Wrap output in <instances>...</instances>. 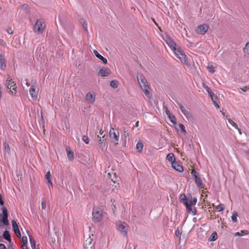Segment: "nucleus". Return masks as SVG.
Returning <instances> with one entry per match:
<instances>
[{"label": "nucleus", "mask_w": 249, "mask_h": 249, "mask_svg": "<svg viewBox=\"0 0 249 249\" xmlns=\"http://www.w3.org/2000/svg\"><path fill=\"white\" fill-rule=\"evenodd\" d=\"M138 81L144 94L148 98L150 97L149 91V86L145 77L141 74H138L137 76Z\"/></svg>", "instance_id": "f257e3e1"}, {"label": "nucleus", "mask_w": 249, "mask_h": 249, "mask_svg": "<svg viewBox=\"0 0 249 249\" xmlns=\"http://www.w3.org/2000/svg\"><path fill=\"white\" fill-rule=\"evenodd\" d=\"M93 220L95 222H100L106 215V213L99 208H94L92 210Z\"/></svg>", "instance_id": "f03ea898"}, {"label": "nucleus", "mask_w": 249, "mask_h": 249, "mask_svg": "<svg viewBox=\"0 0 249 249\" xmlns=\"http://www.w3.org/2000/svg\"><path fill=\"white\" fill-rule=\"evenodd\" d=\"M46 25L44 21L41 19H38L34 27L35 32L38 34H41L45 28Z\"/></svg>", "instance_id": "7ed1b4c3"}, {"label": "nucleus", "mask_w": 249, "mask_h": 249, "mask_svg": "<svg viewBox=\"0 0 249 249\" xmlns=\"http://www.w3.org/2000/svg\"><path fill=\"white\" fill-rule=\"evenodd\" d=\"M109 135L111 142L114 143V144H118L119 138V131L116 130L113 128H111L110 129Z\"/></svg>", "instance_id": "20e7f679"}, {"label": "nucleus", "mask_w": 249, "mask_h": 249, "mask_svg": "<svg viewBox=\"0 0 249 249\" xmlns=\"http://www.w3.org/2000/svg\"><path fill=\"white\" fill-rule=\"evenodd\" d=\"M117 229L124 234V236L127 234L128 225L124 222L118 221L116 223Z\"/></svg>", "instance_id": "39448f33"}, {"label": "nucleus", "mask_w": 249, "mask_h": 249, "mask_svg": "<svg viewBox=\"0 0 249 249\" xmlns=\"http://www.w3.org/2000/svg\"><path fill=\"white\" fill-rule=\"evenodd\" d=\"M7 88L10 90L11 93L13 95H16L17 94V86L15 82L10 78H8L6 81Z\"/></svg>", "instance_id": "423d86ee"}, {"label": "nucleus", "mask_w": 249, "mask_h": 249, "mask_svg": "<svg viewBox=\"0 0 249 249\" xmlns=\"http://www.w3.org/2000/svg\"><path fill=\"white\" fill-rule=\"evenodd\" d=\"M174 53L176 56L183 63L187 64L188 61L186 57V55L181 50L180 48H178L174 52Z\"/></svg>", "instance_id": "0eeeda50"}, {"label": "nucleus", "mask_w": 249, "mask_h": 249, "mask_svg": "<svg viewBox=\"0 0 249 249\" xmlns=\"http://www.w3.org/2000/svg\"><path fill=\"white\" fill-rule=\"evenodd\" d=\"M97 143L99 147L103 151L107 149V144L105 135H102V137H100V139L97 140Z\"/></svg>", "instance_id": "6e6552de"}, {"label": "nucleus", "mask_w": 249, "mask_h": 249, "mask_svg": "<svg viewBox=\"0 0 249 249\" xmlns=\"http://www.w3.org/2000/svg\"><path fill=\"white\" fill-rule=\"evenodd\" d=\"M38 89L36 85H33L29 89V93L32 100H36L37 98Z\"/></svg>", "instance_id": "1a4fd4ad"}, {"label": "nucleus", "mask_w": 249, "mask_h": 249, "mask_svg": "<svg viewBox=\"0 0 249 249\" xmlns=\"http://www.w3.org/2000/svg\"><path fill=\"white\" fill-rule=\"evenodd\" d=\"M208 28L209 26L208 25L203 24L197 27L196 32L199 34L204 35L207 32Z\"/></svg>", "instance_id": "9d476101"}, {"label": "nucleus", "mask_w": 249, "mask_h": 249, "mask_svg": "<svg viewBox=\"0 0 249 249\" xmlns=\"http://www.w3.org/2000/svg\"><path fill=\"white\" fill-rule=\"evenodd\" d=\"M178 105L181 112L183 113L187 119H191L192 118V116L188 110H187L180 103H178Z\"/></svg>", "instance_id": "9b49d317"}, {"label": "nucleus", "mask_w": 249, "mask_h": 249, "mask_svg": "<svg viewBox=\"0 0 249 249\" xmlns=\"http://www.w3.org/2000/svg\"><path fill=\"white\" fill-rule=\"evenodd\" d=\"M95 94L93 92H89L87 93L85 98L90 104H93L95 101Z\"/></svg>", "instance_id": "f8f14e48"}, {"label": "nucleus", "mask_w": 249, "mask_h": 249, "mask_svg": "<svg viewBox=\"0 0 249 249\" xmlns=\"http://www.w3.org/2000/svg\"><path fill=\"white\" fill-rule=\"evenodd\" d=\"M167 44L170 47V48L174 51V52L177 50V49L179 48L178 46H177V44L174 42L170 38H168L166 40Z\"/></svg>", "instance_id": "ddd939ff"}, {"label": "nucleus", "mask_w": 249, "mask_h": 249, "mask_svg": "<svg viewBox=\"0 0 249 249\" xmlns=\"http://www.w3.org/2000/svg\"><path fill=\"white\" fill-rule=\"evenodd\" d=\"M12 226L13 227L14 231L15 234L17 235V236L18 237H20L21 234H20V231H19V228H18L17 223H16V222L15 220H13L12 222Z\"/></svg>", "instance_id": "4468645a"}, {"label": "nucleus", "mask_w": 249, "mask_h": 249, "mask_svg": "<svg viewBox=\"0 0 249 249\" xmlns=\"http://www.w3.org/2000/svg\"><path fill=\"white\" fill-rule=\"evenodd\" d=\"M110 73V71L107 68L103 67L101 68L99 71V74L102 76H107Z\"/></svg>", "instance_id": "2eb2a0df"}, {"label": "nucleus", "mask_w": 249, "mask_h": 249, "mask_svg": "<svg viewBox=\"0 0 249 249\" xmlns=\"http://www.w3.org/2000/svg\"><path fill=\"white\" fill-rule=\"evenodd\" d=\"M172 166L175 170L178 172H181L183 170L181 165L176 161L172 163Z\"/></svg>", "instance_id": "dca6fc26"}, {"label": "nucleus", "mask_w": 249, "mask_h": 249, "mask_svg": "<svg viewBox=\"0 0 249 249\" xmlns=\"http://www.w3.org/2000/svg\"><path fill=\"white\" fill-rule=\"evenodd\" d=\"M190 213H192L193 215H195L196 213V209L193 206L191 205L189 203L185 205Z\"/></svg>", "instance_id": "f3484780"}, {"label": "nucleus", "mask_w": 249, "mask_h": 249, "mask_svg": "<svg viewBox=\"0 0 249 249\" xmlns=\"http://www.w3.org/2000/svg\"><path fill=\"white\" fill-rule=\"evenodd\" d=\"M93 53L96 56V57H97L99 59L101 60L104 64H106L107 63V59L100 54L96 50H93Z\"/></svg>", "instance_id": "a211bd4d"}, {"label": "nucleus", "mask_w": 249, "mask_h": 249, "mask_svg": "<svg viewBox=\"0 0 249 249\" xmlns=\"http://www.w3.org/2000/svg\"><path fill=\"white\" fill-rule=\"evenodd\" d=\"M203 87L206 89L208 92L209 96L211 97V99H213V97L214 96V93L212 90L204 83L202 84Z\"/></svg>", "instance_id": "6ab92c4d"}, {"label": "nucleus", "mask_w": 249, "mask_h": 249, "mask_svg": "<svg viewBox=\"0 0 249 249\" xmlns=\"http://www.w3.org/2000/svg\"><path fill=\"white\" fill-rule=\"evenodd\" d=\"M195 182L197 184V186L199 188H202L204 186L202 183V181L200 178L197 176V175H195Z\"/></svg>", "instance_id": "aec40b11"}, {"label": "nucleus", "mask_w": 249, "mask_h": 249, "mask_svg": "<svg viewBox=\"0 0 249 249\" xmlns=\"http://www.w3.org/2000/svg\"><path fill=\"white\" fill-rule=\"evenodd\" d=\"M45 178L48 180V182L49 183V188L50 187H52L53 183H52V180H51V173H50V171H48L46 173V175H45Z\"/></svg>", "instance_id": "412c9836"}, {"label": "nucleus", "mask_w": 249, "mask_h": 249, "mask_svg": "<svg viewBox=\"0 0 249 249\" xmlns=\"http://www.w3.org/2000/svg\"><path fill=\"white\" fill-rule=\"evenodd\" d=\"M166 159L172 164L173 162L175 161V156L173 153H169L166 156Z\"/></svg>", "instance_id": "4be33fe9"}, {"label": "nucleus", "mask_w": 249, "mask_h": 249, "mask_svg": "<svg viewBox=\"0 0 249 249\" xmlns=\"http://www.w3.org/2000/svg\"><path fill=\"white\" fill-rule=\"evenodd\" d=\"M67 156L70 160H73L74 159V155L73 152L71 151L70 148H67Z\"/></svg>", "instance_id": "5701e85b"}, {"label": "nucleus", "mask_w": 249, "mask_h": 249, "mask_svg": "<svg viewBox=\"0 0 249 249\" xmlns=\"http://www.w3.org/2000/svg\"><path fill=\"white\" fill-rule=\"evenodd\" d=\"M5 66L4 56L0 54V67L1 69H3Z\"/></svg>", "instance_id": "b1692460"}, {"label": "nucleus", "mask_w": 249, "mask_h": 249, "mask_svg": "<svg viewBox=\"0 0 249 249\" xmlns=\"http://www.w3.org/2000/svg\"><path fill=\"white\" fill-rule=\"evenodd\" d=\"M29 240L31 244L32 249H35L36 248V241L32 238V237L29 234Z\"/></svg>", "instance_id": "393cba45"}, {"label": "nucleus", "mask_w": 249, "mask_h": 249, "mask_svg": "<svg viewBox=\"0 0 249 249\" xmlns=\"http://www.w3.org/2000/svg\"><path fill=\"white\" fill-rule=\"evenodd\" d=\"M217 238V234L216 232H213L209 238V241H214Z\"/></svg>", "instance_id": "a878e982"}, {"label": "nucleus", "mask_w": 249, "mask_h": 249, "mask_svg": "<svg viewBox=\"0 0 249 249\" xmlns=\"http://www.w3.org/2000/svg\"><path fill=\"white\" fill-rule=\"evenodd\" d=\"M176 129L178 131L179 130H180V132L184 134H185L186 133L185 128L184 125L183 124H179L178 128H176Z\"/></svg>", "instance_id": "bb28decb"}, {"label": "nucleus", "mask_w": 249, "mask_h": 249, "mask_svg": "<svg viewBox=\"0 0 249 249\" xmlns=\"http://www.w3.org/2000/svg\"><path fill=\"white\" fill-rule=\"evenodd\" d=\"M143 146L142 142L140 141L137 143L136 148L139 152H141L142 150Z\"/></svg>", "instance_id": "cd10ccee"}, {"label": "nucleus", "mask_w": 249, "mask_h": 249, "mask_svg": "<svg viewBox=\"0 0 249 249\" xmlns=\"http://www.w3.org/2000/svg\"><path fill=\"white\" fill-rule=\"evenodd\" d=\"M180 201L181 202L183 203L185 205L187 204L188 203V201L186 199V196L184 194H182L180 196Z\"/></svg>", "instance_id": "c85d7f7f"}, {"label": "nucleus", "mask_w": 249, "mask_h": 249, "mask_svg": "<svg viewBox=\"0 0 249 249\" xmlns=\"http://www.w3.org/2000/svg\"><path fill=\"white\" fill-rule=\"evenodd\" d=\"M3 236L5 239L8 241L9 242L11 241V237L8 231H5L3 233Z\"/></svg>", "instance_id": "c756f323"}, {"label": "nucleus", "mask_w": 249, "mask_h": 249, "mask_svg": "<svg viewBox=\"0 0 249 249\" xmlns=\"http://www.w3.org/2000/svg\"><path fill=\"white\" fill-rule=\"evenodd\" d=\"M119 83L117 80H112L110 82V86L113 88H117L118 87Z\"/></svg>", "instance_id": "7c9ffc66"}, {"label": "nucleus", "mask_w": 249, "mask_h": 249, "mask_svg": "<svg viewBox=\"0 0 249 249\" xmlns=\"http://www.w3.org/2000/svg\"><path fill=\"white\" fill-rule=\"evenodd\" d=\"M215 67L212 65H208V66H207V69L208 70V71H209V72H211V73H213L215 71Z\"/></svg>", "instance_id": "2f4dec72"}, {"label": "nucleus", "mask_w": 249, "mask_h": 249, "mask_svg": "<svg viewBox=\"0 0 249 249\" xmlns=\"http://www.w3.org/2000/svg\"><path fill=\"white\" fill-rule=\"evenodd\" d=\"M170 121L174 124H177L176 118L174 115H170L168 117Z\"/></svg>", "instance_id": "473e14b6"}, {"label": "nucleus", "mask_w": 249, "mask_h": 249, "mask_svg": "<svg viewBox=\"0 0 249 249\" xmlns=\"http://www.w3.org/2000/svg\"><path fill=\"white\" fill-rule=\"evenodd\" d=\"M247 231H241L240 232H236L235 234V236H243L245 234H247Z\"/></svg>", "instance_id": "72a5a7b5"}, {"label": "nucleus", "mask_w": 249, "mask_h": 249, "mask_svg": "<svg viewBox=\"0 0 249 249\" xmlns=\"http://www.w3.org/2000/svg\"><path fill=\"white\" fill-rule=\"evenodd\" d=\"M216 209L218 212H221L224 210V206L223 204H220L216 206Z\"/></svg>", "instance_id": "f704fd0d"}, {"label": "nucleus", "mask_w": 249, "mask_h": 249, "mask_svg": "<svg viewBox=\"0 0 249 249\" xmlns=\"http://www.w3.org/2000/svg\"><path fill=\"white\" fill-rule=\"evenodd\" d=\"M228 122L230 124H231L232 126H233L235 128H237V125L231 119L229 118V119H228Z\"/></svg>", "instance_id": "c9c22d12"}, {"label": "nucleus", "mask_w": 249, "mask_h": 249, "mask_svg": "<svg viewBox=\"0 0 249 249\" xmlns=\"http://www.w3.org/2000/svg\"><path fill=\"white\" fill-rule=\"evenodd\" d=\"M91 244V239L90 238H88L87 240L84 243V246L86 248L88 247V245Z\"/></svg>", "instance_id": "e433bc0d"}, {"label": "nucleus", "mask_w": 249, "mask_h": 249, "mask_svg": "<svg viewBox=\"0 0 249 249\" xmlns=\"http://www.w3.org/2000/svg\"><path fill=\"white\" fill-rule=\"evenodd\" d=\"M237 216V213L236 212H234V213H232L231 217L232 221H233L234 222H236Z\"/></svg>", "instance_id": "4c0bfd02"}, {"label": "nucleus", "mask_w": 249, "mask_h": 249, "mask_svg": "<svg viewBox=\"0 0 249 249\" xmlns=\"http://www.w3.org/2000/svg\"><path fill=\"white\" fill-rule=\"evenodd\" d=\"M82 140L83 141V142L86 143V144H89V138L88 137V136H83L82 137Z\"/></svg>", "instance_id": "58836bf2"}, {"label": "nucleus", "mask_w": 249, "mask_h": 249, "mask_svg": "<svg viewBox=\"0 0 249 249\" xmlns=\"http://www.w3.org/2000/svg\"><path fill=\"white\" fill-rule=\"evenodd\" d=\"M3 222L5 225H8L9 224L8 220V216H3L2 217Z\"/></svg>", "instance_id": "ea45409f"}, {"label": "nucleus", "mask_w": 249, "mask_h": 249, "mask_svg": "<svg viewBox=\"0 0 249 249\" xmlns=\"http://www.w3.org/2000/svg\"><path fill=\"white\" fill-rule=\"evenodd\" d=\"M244 52L249 54V42L246 44L244 48Z\"/></svg>", "instance_id": "a19ab883"}, {"label": "nucleus", "mask_w": 249, "mask_h": 249, "mask_svg": "<svg viewBox=\"0 0 249 249\" xmlns=\"http://www.w3.org/2000/svg\"><path fill=\"white\" fill-rule=\"evenodd\" d=\"M46 207V201L44 199H43L41 202V207L42 209H45Z\"/></svg>", "instance_id": "79ce46f5"}, {"label": "nucleus", "mask_w": 249, "mask_h": 249, "mask_svg": "<svg viewBox=\"0 0 249 249\" xmlns=\"http://www.w3.org/2000/svg\"><path fill=\"white\" fill-rule=\"evenodd\" d=\"M216 98V97H215V96L214 95V96L213 97V99H212V100L213 101L215 106H216L217 108H219V106L218 105L217 102L215 101Z\"/></svg>", "instance_id": "37998d69"}, {"label": "nucleus", "mask_w": 249, "mask_h": 249, "mask_svg": "<svg viewBox=\"0 0 249 249\" xmlns=\"http://www.w3.org/2000/svg\"><path fill=\"white\" fill-rule=\"evenodd\" d=\"M196 202H197L196 198H194L193 199L191 200L190 201V203H189L191 205L194 206V205H196Z\"/></svg>", "instance_id": "c03bdc74"}, {"label": "nucleus", "mask_w": 249, "mask_h": 249, "mask_svg": "<svg viewBox=\"0 0 249 249\" xmlns=\"http://www.w3.org/2000/svg\"><path fill=\"white\" fill-rule=\"evenodd\" d=\"M22 242L23 244H27V238L26 236H23L22 237Z\"/></svg>", "instance_id": "a18cd8bd"}, {"label": "nucleus", "mask_w": 249, "mask_h": 249, "mask_svg": "<svg viewBox=\"0 0 249 249\" xmlns=\"http://www.w3.org/2000/svg\"><path fill=\"white\" fill-rule=\"evenodd\" d=\"M3 216H8V213L7 210L4 208L2 210Z\"/></svg>", "instance_id": "49530a36"}, {"label": "nucleus", "mask_w": 249, "mask_h": 249, "mask_svg": "<svg viewBox=\"0 0 249 249\" xmlns=\"http://www.w3.org/2000/svg\"><path fill=\"white\" fill-rule=\"evenodd\" d=\"M83 26L84 28V29L86 31H88V27H87V23H86V21H84L83 22Z\"/></svg>", "instance_id": "de8ad7c7"}, {"label": "nucleus", "mask_w": 249, "mask_h": 249, "mask_svg": "<svg viewBox=\"0 0 249 249\" xmlns=\"http://www.w3.org/2000/svg\"><path fill=\"white\" fill-rule=\"evenodd\" d=\"M6 32L7 33H8L9 35H12L13 33V31L11 28H8L6 29Z\"/></svg>", "instance_id": "09e8293b"}, {"label": "nucleus", "mask_w": 249, "mask_h": 249, "mask_svg": "<svg viewBox=\"0 0 249 249\" xmlns=\"http://www.w3.org/2000/svg\"><path fill=\"white\" fill-rule=\"evenodd\" d=\"M6 45V42L3 40L0 39V45L5 46Z\"/></svg>", "instance_id": "8fccbe9b"}, {"label": "nucleus", "mask_w": 249, "mask_h": 249, "mask_svg": "<svg viewBox=\"0 0 249 249\" xmlns=\"http://www.w3.org/2000/svg\"><path fill=\"white\" fill-rule=\"evenodd\" d=\"M21 248L22 249H29L27 245V244H22Z\"/></svg>", "instance_id": "3c124183"}, {"label": "nucleus", "mask_w": 249, "mask_h": 249, "mask_svg": "<svg viewBox=\"0 0 249 249\" xmlns=\"http://www.w3.org/2000/svg\"><path fill=\"white\" fill-rule=\"evenodd\" d=\"M180 234H181V233H180L179 231L178 230H177L176 231V235L177 237H179L180 235Z\"/></svg>", "instance_id": "603ef678"}, {"label": "nucleus", "mask_w": 249, "mask_h": 249, "mask_svg": "<svg viewBox=\"0 0 249 249\" xmlns=\"http://www.w3.org/2000/svg\"><path fill=\"white\" fill-rule=\"evenodd\" d=\"M165 112L166 115L169 117V116L171 115V114L170 113V111L167 109V108H166Z\"/></svg>", "instance_id": "864d4df0"}, {"label": "nucleus", "mask_w": 249, "mask_h": 249, "mask_svg": "<svg viewBox=\"0 0 249 249\" xmlns=\"http://www.w3.org/2000/svg\"><path fill=\"white\" fill-rule=\"evenodd\" d=\"M0 249H6V248L4 244H0Z\"/></svg>", "instance_id": "5fc2aeb1"}, {"label": "nucleus", "mask_w": 249, "mask_h": 249, "mask_svg": "<svg viewBox=\"0 0 249 249\" xmlns=\"http://www.w3.org/2000/svg\"><path fill=\"white\" fill-rule=\"evenodd\" d=\"M249 88H247V87L244 88H240V89L242 90L243 92H246L247 89Z\"/></svg>", "instance_id": "6e6d98bb"}, {"label": "nucleus", "mask_w": 249, "mask_h": 249, "mask_svg": "<svg viewBox=\"0 0 249 249\" xmlns=\"http://www.w3.org/2000/svg\"><path fill=\"white\" fill-rule=\"evenodd\" d=\"M192 174L195 178V175H197V172L196 171H195V170H193L192 172Z\"/></svg>", "instance_id": "4d7b16f0"}, {"label": "nucleus", "mask_w": 249, "mask_h": 249, "mask_svg": "<svg viewBox=\"0 0 249 249\" xmlns=\"http://www.w3.org/2000/svg\"><path fill=\"white\" fill-rule=\"evenodd\" d=\"M22 7H23V8H24L26 10H28V9L29 8L28 6L27 5H26V4L23 5Z\"/></svg>", "instance_id": "13d9d810"}, {"label": "nucleus", "mask_w": 249, "mask_h": 249, "mask_svg": "<svg viewBox=\"0 0 249 249\" xmlns=\"http://www.w3.org/2000/svg\"><path fill=\"white\" fill-rule=\"evenodd\" d=\"M124 135L125 136V137H126V136H128V132L127 131H125Z\"/></svg>", "instance_id": "bf43d9fd"}, {"label": "nucleus", "mask_w": 249, "mask_h": 249, "mask_svg": "<svg viewBox=\"0 0 249 249\" xmlns=\"http://www.w3.org/2000/svg\"><path fill=\"white\" fill-rule=\"evenodd\" d=\"M4 146H5V149H7V148L8 149V148H9V145H8V144L7 143H4Z\"/></svg>", "instance_id": "052dcab7"}, {"label": "nucleus", "mask_w": 249, "mask_h": 249, "mask_svg": "<svg viewBox=\"0 0 249 249\" xmlns=\"http://www.w3.org/2000/svg\"><path fill=\"white\" fill-rule=\"evenodd\" d=\"M103 132H104V131H103L102 129H101V130H100V132H99L100 135L101 136V135H103Z\"/></svg>", "instance_id": "680f3d73"}, {"label": "nucleus", "mask_w": 249, "mask_h": 249, "mask_svg": "<svg viewBox=\"0 0 249 249\" xmlns=\"http://www.w3.org/2000/svg\"><path fill=\"white\" fill-rule=\"evenodd\" d=\"M236 129H238V131L239 133L240 134V135H241L242 132H241V130H240V129H239L238 127H237V128H236Z\"/></svg>", "instance_id": "e2e57ef3"}, {"label": "nucleus", "mask_w": 249, "mask_h": 249, "mask_svg": "<svg viewBox=\"0 0 249 249\" xmlns=\"http://www.w3.org/2000/svg\"><path fill=\"white\" fill-rule=\"evenodd\" d=\"M139 126V122H137L135 124V126L138 127Z\"/></svg>", "instance_id": "0e129e2a"}, {"label": "nucleus", "mask_w": 249, "mask_h": 249, "mask_svg": "<svg viewBox=\"0 0 249 249\" xmlns=\"http://www.w3.org/2000/svg\"><path fill=\"white\" fill-rule=\"evenodd\" d=\"M26 85H27V87H29L30 85L29 83L28 82L26 83Z\"/></svg>", "instance_id": "69168bd1"}, {"label": "nucleus", "mask_w": 249, "mask_h": 249, "mask_svg": "<svg viewBox=\"0 0 249 249\" xmlns=\"http://www.w3.org/2000/svg\"><path fill=\"white\" fill-rule=\"evenodd\" d=\"M100 137H102L101 136H99V135H97L98 139H100Z\"/></svg>", "instance_id": "338daca9"}, {"label": "nucleus", "mask_w": 249, "mask_h": 249, "mask_svg": "<svg viewBox=\"0 0 249 249\" xmlns=\"http://www.w3.org/2000/svg\"><path fill=\"white\" fill-rule=\"evenodd\" d=\"M111 180H112L113 182H115V180H114L113 178H111Z\"/></svg>", "instance_id": "774afa93"}]
</instances>
